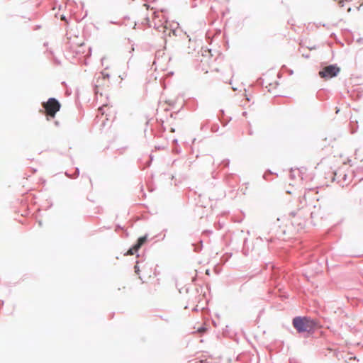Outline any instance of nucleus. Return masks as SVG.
<instances>
[{
	"label": "nucleus",
	"mask_w": 363,
	"mask_h": 363,
	"mask_svg": "<svg viewBox=\"0 0 363 363\" xmlns=\"http://www.w3.org/2000/svg\"><path fill=\"white\" fill-rule=\"evenodd\" d=\"M293 325L299 333H310L318 327L315 321L306 317L294 318L293 320Z\"/></svg>",
	"instance_id": "obj_1"
},
{
	"label": "nucleus",
	"mask_w": 363,
	"mask_h": 363,
	"mask_svg": "<svg viewBox=\"0 0 363 363\" xmlns=\"http://www.w3.org/2000/svg\"><path fill=\"white\" fill-rule=\"evenodd\" d=\"M111 86L109 74L105 71L101 72L96 77L95 82V91L102 95L103 91H106Z\"/></svg>",
	"instance_id": "obj_2"
},
{
	"label": "nucleus",
	"mask_w": 363,
	"mask_h": 363,
	"mask_svg": "<svg viewBox=\"0 0 363 363\" xmlns=\"http://www.w3.org/2000/svg\"><path fill=\"white\" fill-rule=\"evenodd\" d=\"M350 172V167L347 164H343L336 171L333 172L334 178L333 180H337L338 183L345 184L350 182L351 179L348 177L347 172Z\"/></svg>",
	"instance_id": "obj_3"
},
{
	"label": "nucleus",
	"mask_w": 363,
	"mask_h": 363,
	"mask_svg": "<svg viewBox=\"0 0 363 363\" xmlns=\"http://www.w3.org/2000/svg\"><path fill=\"white\" fill-rule=\"evenodd\" d=\"M42 106L45 108V114L51 118L55 116L56 113L61 107L59 101L55 98H50L46 102H43Z\"/></svg>",
	"instance_id": "obj_4"
},
{
	"label": "nucleus",
	"mask_w": 363,
	"mask_h": 363,
	"mask_svg": "<svg viewBox=\"0 0 363 363\" xmlns=\"http://www.w3.org/2000/svg\"><path fill=\"white\" fill-rule=\"evenodd\" d=\"M340 71V69L337 66L334 65H328L323 67V69L319 72V76L327 80L337 76Z\"/></svg>",
	"instance_id": "obj_5"
},
{
	"label": "nucleus",
	"mask_w": 363,
	"mask_h": 363,
	"mask_svg": "<svg viewBox=\"0 0 363 363\" xmlns=\"http://www.w3.org/2000/svg\"><path fill=\"white\" fill-rule=\"evenodd\" d=\"M305 167L294 168L291 169L290 177L294 181H301L303 179V174L306 172Z\"/></svg>",
	"instance_id": "obj_6"
},
{
	"label": "nucleus",
	"mask_w": 363,
	"mask_h": 363,
	"mask_svg": "<svg viewBox=\"0 0 363 363\" xmlns=\"http://www.w3.org/2000/svg\"><path fill=\"white\" fill-rule=\"evenodd\" d=\"M147 241V236H143L139 238L137 243L133 245L131 248L129 249L127 254L129 255H133L135 254L138 250L141 247V246Z\"/></svg>",
	"instance_id": "obj_7"
},
{
	"label": "nucleus",
	"mask_w": 363,
	"mask_h": 363,
	"mask_svg": "<svg viewBox=\"0 0 363 363\" xmlns=\"http://www.w3.org/2000/svg\"><path fill=\"white\" fill-rule=\"evenodd\" d=\"M268 81V79H263L262 85H264L265 88L268 89V91H274L277 89L278 83L277 82H269Z\"/></svg>",
	"instance_id": "obj_8"
},
{
	"label": "nucleus",
	"mask_w": 363,
	"mask_h": 363,
	"mask_svg": "<svg viewBox=\"0 0 363 363\" xmlns=\"http://www.w3.org/2000/svg\"><path fill=\"white\" fill-rule=\"evenodd\" d=\"M108 109H109V108L107 106H104L103 107L99 108V111L101 113V116H104L105 111Z\"/></svg>",
	"instance_id": "obj_9"
},
{
	"label": "nucleus",
	"mask_w": 363,
	"mask_h": 363,
	"mask_svg": "<svg viewBox=\"0 0 363 363\" xmlns=\"http://www.w3.org/2000/svg\"><path fill=\"white\" fill-rule=\"evenodd\" d=\"M341 6H343L344 4H343V2L344 1H346V2H350L352 0H335Z\"/></svg>",
	"instance_id": "obj_10"
},
{
	"label": "nucleus",
	"mask_w": 363,
	"mask_h": 363,
	"mask_svg": "<svg viewBox=\"0 0 363 363\" xmlns=\"http://www.w3.org/2000/svg\"><path fill=\"white\" fill-rule=\"evenodd\" d=\"M205 330H205V328H199V329L198 330V332H199V333H203V332H205Z\"/></svg>",
	"instance_id": "obj_11"
},
{
	"label": "nucleus",
	"mask_w": 363,
	"mask_h": 363,
	"mask_svg": "<svg viewBox=\"0 0 363 363\" xmlns=\"http://www.w3.org/2000/svg\"><path fill=\"white\" fill-rule=\"evenodd\" d=\"M106 60V58L104 57L102 60H101V62L102 64H104V62Z\"/></svg>",
	"instance_id": "obj_12"
},
{
	"label": "nucleus",
	"mask_w": 363,
	"mask_h": 363,
	"mask_svg": "<svg viewBox=\"0 0 363 363\" xmlns=\"http://www.w3.org/2000/svg\"><path fill=\"white\" fill-rule=\"evenodd\" d=\"M350 10H351V8H350V6H349V7L347 8V11H350Z\"/></svg>",
	"instance_id": "obj_13"
}]
</instances>
